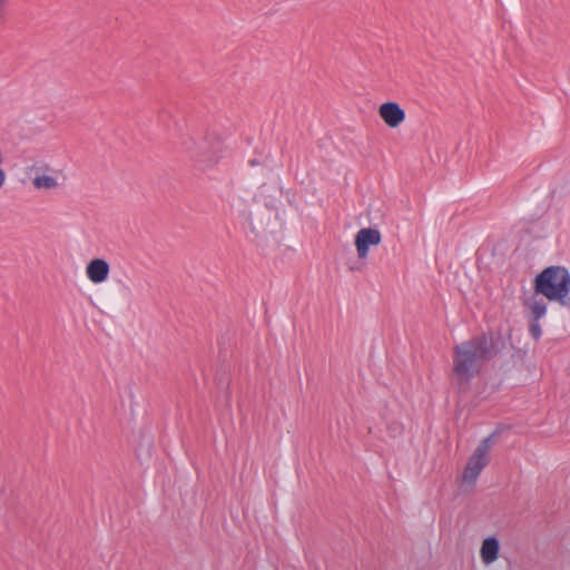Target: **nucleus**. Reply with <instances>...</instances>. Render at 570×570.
Segmentation results:
<instances>
[{"label":"nucleus","instance_id":"nucleus-7","mask_svg":"<svg viewBox=\"0 0 570 570\" xmlns=\"http://www.w3.org/2000/svg\"><path fill=\"white\" fill-rule=\"evenodd\" d=\"M59 173L57 170L47 168L46 171H36L32 179V185L38 190H52L59 186L58 181Z\"/></svg>","mask_w":570,"mask_h":570},{"label":"nucleus","instance_id":"nucleus-3","mask_svg":"<svg viewBox=\"0 0 570 570\" xmlns=\"http://www.w3.org/2000/svg\"><path fill=\"white\" fill-rule=\"evenodd\" d=\"M495 435L497 433H492L483 439L470 456L462 474V482L464 484H474L482 470L489 463V452Z\"/></svg>","mask_w":570,"mask_h":570},{"label":"nucleus","instance_id":"nucleus-12","mask_svg":"<svg viewBox=\"0 0 570 570\" xmlns=\"http://www.w3.org/2000/svg\"><path fill=\"white\" fill-rule=\"evenodd\" d=\"M237 212H238V216L239 217L247 218V216H248V206H247V204L242 203L239 200V207H238Z\"/></svg>","mask_w":570,"mask_h":570},{"label":"nucleus","instance_id":"nucleus-9","mask_svg":"<svg viewBox=\"0 0 570 570\" xmlns=\"http://www.w3.org/2000/svg\"><path fill=\"white\" fill-rule=\"evenodd\" d=\"M524 305L530 311L532 320L540 321L547 314V304L541 298L530 297Z\"/></svg>","mask_w":570,"mask_h":570},{"label":"nucleus","instance_id":"nucleus-14","mask_svg":"<svg viewBox=\"0 0 570 570\" xmlns=\"http://www.w3.org/2000/svg\"><path fill=\"white\" fill-rule=\"evenodd\" d=\"M8 0H0V17L2 16L3 13V10H4V7H6V3H7Z\"/></svg>","mask_w":570,"mask_h":570},{"label":"nucleus","instance_id":"nucleus-5","mask_svg":"<svg viewBox=\"0 0 570 570\" xmlns=\"http://www.w3.org/2000/svg\"><path fill=\"white\" fill-rule=\"evenodd\" d=\"M380 116L391 128H396L405 119L404 110L396 102H384L380 107Z\"/></svg>","mask_w":570,"mask_h":570},{"label":"nucleus","instance_id":"nucleus-10","mask_svg":"<svg viewBox=\"0 0 570 570\" xmlns=\"http://www.w3.org/2000/svg\"><path fill=\"white\" fill-rule=\"evenodd\" d=\"M186 149L193 153V157L197 158L199 163L208 160L213 161L212 150L205 145H196L191 142V145H186Z\"/></svg>","mask_w":570,"mask_h":570},{"label":"nucleus","instance_id":"nucleus-4","mask_svg":"<svg viewBox=\"0 0 570 570\" xmlns=\"http://www.w3.org/2000/svg\"><path fill=\"white\" fill-rule=\"evenodd\" d=\"M381 233L375 228H362L355 235V246L357 256L363 259L368 255L371 246H376L381 243Z\"/></svg>","mask_w":570,"mask_h":570},{"label":"nucleus","instance_id":"nucleus-13","mask_svg":"<svg viewBox=\"0 0 570 570\" xmlns=\"http://www.w3.org/2000/svg\"><path fill=\"white\" fill-rule=\"evenodd\" d=\"M6 178H7L6 171L2 169V165H0V189L4 185Z\"/></svg>","mask_w":570,"mask_h":570},{"label":"nucleus","instance_id":"nucleus-6","mask_svg":"<svg viewBox=\"0 0 570 570\" xmlns=\"http://www.w3.org/2000/svg\"><path fill=\"white\" fill-rule=\"evenodd\" d=\"M110 272L109 264L102 258H95L86 267V275L94 284L107 281Z\"/></svg>","mask_w":570,"mask_h":570},{"label":"nucleus","instance_id":"nucleus-8","mask_svg":"<svg viewBox=\"0 0 570 570\" xmlns=\"http://www.w3.org/2000/svg\"><path fill=\"white\" fill-rule=\"evenodd\" d=\"M500 543L494 537H490L483 540L480 550L481 559L485 564L493 563L499 556Z\"/></svg>","mask_w":570,"mask_h":570},{"label":"nucleus","instance_id":"nucleus-11","mask_svg":"<svg viewBox=\"0 0 570 570\" xmlns=\"http://www.w3.org/2000/svg\"><path fill=\"white\" fill-rule=\"evenodd\" d=\"M529 331H530L531 336L534 340H539L541 337V335H542V330H541V326L539 324V321L532 320L531 323H530V326H529Z\"/></svg>","mask_w":570,"mask_h":570},{"label":"nucleus","instance_id":"nucleus-1","mask_svg":"<svg viewBox=\"0 0 570 570\" xmlns=\"http://www.w3.org/2000/svg\"><path fill=\"white\" fill-rule=\"evenodd\" d=\"M495 354L492 336L482 334L454 347L453 377L460 391L479 373L480 365Z\"/></svg>","mask_w":570,"mask_h":570},{"label":"nucleus","instance_id":"nucleus-2","mask_svg":"<svg viewBox=\"0 0 570 570\" xmlns=\"http://www.w3.org/2000/svg\"><path fill=\"white\" fill-rule=\"evenodd\" d=\"M535 294L570 306V273L566 267L550 266L535 277Z\"/></svg>","mask_w":570,"mask_h":570}]
</instances>
